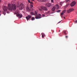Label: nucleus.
I'll return each mask as SVG.
<instances>
[{
    "instance_id": "f257e3e1",
    "label": "nucleus",
    "mask_w": 77,
    "mask_h": 77,
    "mask_svg": "<svg viewBox=\"0 0 77 77\" xmlns=\"http://www.w3.org/2000/svg\"><path fill=\"white\" fill-rule=\"evenodd\" d=\"M8 8L9 11H12L13 10L14 11L16 9V5L15 4H12L11 7V4H9L8 5Z\"/></svg>"
},
{
    "instance_id": "f03ea898",
    "label": "nucleus",
    "mask_w": 77,
    "mask_h": 77,
    "mask_svg": "<svg viewBox=\"0 0 77 77\" xmlns=\"http://www.w3.org/2000/svg\"><path fill=\"white\" fill-rule=\"evenodd\" d=\"M19 8L20 10H22L24 8V5L23 4H21L19 5Z\"/></svg>"
},
{
    "instance_id": "7ed1b4c3",
    "label": "nucleus",
    "mask_w": 77,
    "mask_h": 77,
    "mask_svg": "<svg viewBox=\"0 0 77 77\" xmlns=\"http://www.w3.org/2000/svg\"><path fill=\"white\" fill-rule=\"evenodd\" d=\"M40 8L42 10H43V11H48V9L46 7L41 6L40 7Z\"/></svg>"
},
{
    "instance_id": "20e7f679",
    "label": "nucleus",
    "mask_w": 77,
    "mask_h": 77,
    "mask_svg": "<svg viewBox=\"0 0 77 77\" xmlns=\"http://www.w3.org/2000/svg\"><path fill=\"white\" fill-rule=\"evenodd\" d=\"M41 15L40 14H38L37 15H36L35 16V18H36V19H39V18H41Z\"/></svg>"
},
{
    "instance_id": "39448f33",
    "label": "nucleus",
    "mask_w": 77,
    "mask_h": 77,
    "mask_svg": "<svg viewBox=\"0 0 77 77\" xmlns=\"http://www.w3.org/2000/svg\"><path fill=\"white\" fill-rule=\"evenodd\" d=\"M31 18H32V16L29 15H28V16L26 17V18L28 21H29V19H30Z\"/></svg>"
},
{
    "instance_id": "423d86ee",
    "label": "nucleus",
    "mask_w": 77,
    "mask_h": 77,
    "mask_svg": "<svg viewBox=\"0 0 77 77\" xmlns=\"http://www.w3.org/2000/svg\"><path fill=\"white\" fill-rule=\"evenodd\" d=\"M75 3H76L75 2L73 1L70 4L71 6L72 7L74 6V5H75Z\"/></svg>"
},
{
    "instance_id": "0eeeda50",
    "label": "nucleus",
    "mask_w": 77,
    "mask_h": 77,
    "mask_svg": "<svg viewBox=\"0 0 77 77\" xmlns=\"http://www.w3.org/2000/svg\"><path fill=\"white\" fill-rule=\"evenodd\" d=\"M8 7H6V6H4V7L3 9L5 12L7 11H8Z\"/></svg>"
},
{
    "instance_id": "6e6552de",
    "label": "nucleus",
    "mask_w": 77,
    "mask_h": 77,
    "mask_svg": "<svg viewBox=\"0 0 77 77\" xmlns=\"http://www.w3.org/2000/svg\"><path fill=\"white\" fill-rule=\"evenodd\" d=\"M51 3H47L45 4V6L46 7H50L51 6Z\"/></svg>"
},
{
    "instance_id": "1a4fd4ad",
    "label": "nucleus",
    "mask_w": 77,
    "mask_h": 77,
    "mask_svg": "<svg viewBox=\"0 0 77 77\" xmlns=\"http://www.w3.org/2000/svg\"><path fill=\"white\" fill-rule=\"evenodd\" d=\"M74 10V9L73 8H70L69 9H68L67 10V13H70L72 11Z\"/></svg>"
},
{
    "instance_id": "9d476101",
    "label": "nucleus",
    "mask_w": 77,
    "mask_h": 77,
    "mask_svg": "<svg viewBox=\"0 0 77 77\" xmlns=\"http://www.w3.org/2000/svg\"><path fill=\"white\" fill-rule=\"evenodd\" d=\"M17 17H19V18H21L23 17V15H20V14H17Z\"/></svg>"
},
{
    "instance_id": "9b49d317",
    "label": "nucleus",
    "mask_w": 77,
    "mask_h": 77,
    "mask_svg": "<svg viewBox=\"0 0 77 77\" xmlns=\"http://www.w3.org/2000/svg\"><path fill=\"white\" fill-rule=\"evenodd\" d=\"M66 12V10H64L61 13V17H62V16L63 15L64 13H65Z\"/></svg>"
},
{
    "instance_id": "f8f14e48",
    "label": "nucleus",
    "mask_w": 77,
    "mask_h": 77,
    "mask_svg": "<svg viewBox=\"0 0 77 77\" xmlns=\"http://www.w3.org/2000/svg\"><path fill=\"white\" fill-rule=\"evenodd\" d=\"M54 7L56 9H58L59 8V5H56L55 6H54Z\"/></svg>"
},
{
    "instance_id": "ddd939ff",
    "label": "nucleus",
    "mask_w": 77,
    "mask_h": 77,
    "mask_svg": "<svg viewBox=\"0 0 77 77\" xmlns=\"http://www.w3.org/2000/svg\"><path fill=\"white\" fill-rule=\"evenodd\" d=\"M56 10V8L54 7V6L52 8V11L53 12H54L55 11V10Z\"/></svg>"
},
{
    "instance_id": "4468645a",
    "label": "nucleus",
    "mask_w": 77,
    "mask_h": 77,
    "mask_svg": "<svg viewBox=\"0 0 77 77\" xmlns=\"http://www.w3.org/2000/svg\"><path fill=\"white\" fill-rule=\"evenodd\" d=\"M42 37L43 38L44 37H45V34L44 33H42Z\"/></svg>"
},
{
    "instance_id": "2eb2a0df",
    "label": "nucleus",
    "mask_w": 77,
    "mask_h": 77,
    "mask_svg": "<svg viewBox=\"0 0 77 77\" xmlns=\"http://www.w3.org/2000/svg\"><path fill=\"white\" fill-rule=\"evenodd\" d=\"M26 10L27 11H30V9L29 8V7H26Z\"/></svg>"
},
{
    "instance_id": "dca6fc26",
    "label": "nucleus",
    "mask_w": 77,
    "mask_h": 77,
    "mask_svg": "<svg viewBox=\"0 0 77 77\" xmlns=\"http://www.w3.org/2000/svg\"><path fill=\"white\" fill-rule=\"evenodd\" d=\"M63 4V2H62L60 3V6H62V4Z\"/></svg>"
},
{
    "instance_id": "f3484780",
    "label": "nucleus",
    "mask_w": 77,
    "mask_h": 77,
    "mask_svg": "<svg viewBox=\"0 0 77 77\" xmlns=\"http://www.w3.org/2000/svg\"><path fill=\"white\" fill-rule=\"evenodd\" d=\"M37 14H38V13L36 11H35V13H34V15H35L36 16V15H37Z\"/></svg>"
},
{
    "instance_id": "a211bd4d",
    "label": "nucleus",
    "mask_w": 77,
    "mask_h": 77,
    "mask_svg": "<svg viewBox=\"0 0 77 77\" xmlns=\"http://www.w3.org/2000/svg\"><path fill=\"white\" fill-rule=\"evenodd\" d=\"M35 20V18L34 17H32L31 18V20H32V21Z\"/></svg>"
},
{
    "instance_id": "6ab92c4d",
    "label": "nucleus",
    "mask_w": 77,
    "mask_h": 77,
    "mask_svg": "<svg viewBox=\"0 0 77 77\" xmlns=\"http://www.w3.org/2000/svg\"><path fill=\"white\" fill-rule=\"evenodd\" d=\"M30 14L32 15H34V13L32 12H31Z\"/></svg>"
},
{
    "instance_id": "aec40b11",
    "label": "nucleus",
    "mask_w": 77,
    "mask_h": 77,
    "mask_svg": "<svg viewBox=\"0 0 77 77\" xmlns=\"http://www.w3.org/2000/svg\"><path fill=\"white\" fill-rule=\"evenodd\" d=\"M63 32L64 34H65V35H66V31H63Z\"/></svg>"
},
{
    "instance_id": "412c9836",
    "label": "nucleus",
    "mask_w": 77,
    "mask_h": 77,
    "mask_svg": "<svg viewBox=\"0 0 77 77\" xmlns=\"http://www.w3.org/2000/svg\"><path fill=\"white\" fill-rule=\"evenodd\" d=\"M61 11V10H59L57 11V12H60Z\"/></svg>"
},
{
    "instance_id": "4be33fe9",
    "label": "nucleus",
    "mask_w": 77,
    "mask_h": 77,
    "mask_svg": "<svg viewBox=\"0 0 77 77\" xmlns=\"http://www.w3.org/2000/svg\"><path fill=\"white\" fill-rule=\"evenodd\" d=\"M51 3H54V0H51Z\"/></svg>"
},
{
    "instance_id": "5701e85b",
    "label": "nucleus",
    "mask_w": 77,
    "mask_h": 77,
    "mask_svg": "<svg viewBox=\"0 0 77 77\" xmlns=\"http://www.w3.org/2000/svg\"><path fill=\"white\" fill-rule=\"evenodd\" d=\"M68 6H69V4H67L66 5V6H65L66 8V7H68Z\"/></svg>"
},
{
    "instance_id": "b1692460",
    "label": "nucleus",
    "mask_w": 77,
    "mask_h": 77,
    "mask_svg": "<svg viewBox=\"0 0 77 77\" xmlns=\"http://www.w3.org/2000/svg\"><path fill=\"white\" fill-rule=\"evenodd\" d=\"M33 5H31V8H33Z\"/></svg>"
},
{
    "instance_id": "393cba45",
    "label": "nucleus",
    "mask_w": 77,
    "mask_h": 77,
    "mask_svg": "<svg viewBox=\"0 0 77 77\" xmlns=\"http://www.w3.org/2000/svg\"><path fill=\"white\" fill-rule=\"evenodd\" d=\"M42 17H45V14H42Z\"/></svg>"
},
{
    "instance_id": "a878e982",
    "label": "nucleus",
    "mask_w": 77,
    "mask_h": 77,
    "mask_svg": "<svg viewBox=\"0 0 77 77\" xmlns=\"http://www.w3.org/2000/svg\"><path fill=\"white\" fill-rule=\"evenodd\" d=\"M69 1V0H66V2H68Z\"/></svg>"
},
{
    "instance_id": "bb28decb",
    "label": "nucleus",
    "mask_w": 77,
    "mask_h": 77,
    "mask_svg": "<svg viewBox=\"0 0 77 77\" xmlns=\"http://www.w3.org/2000/svg\"><path fill=\"white\" fill-rule=\"evenodd\" d=\"M3 14H4V15H6V13L5 12H3Z\"/></svg>"
},
{
    "instance_id": "cd10ccee",
    "label": "nucleus",
    "mask_w": 77,
    "mask_h": 77,
    "mask_svg": "<svg viewBox=\"0 0 77 77\" xmlns=\"http://www.w3.org/2000/svg\"><path fill=\"white\" fill-rule=\"evenodd\" d=\"M38 2H42V0H38Z\"/></svg>"
},
{
    "instance_id": "c85d7f7f",
    "label": "nucleus",
    "mask_w": 77,
    "mask_h": 77,
    "mask_svg": "<svg viewBox=\"0 0 77 77\" xmlns=\"http://www.w3.org/2000/svg\"><path fill=\"white\" fill-rule=\"evenodd\" d=\"M28 2H29V3H30V0H28Z\"/></svg>"
},
{
    "instance_id": "c756f323",
    "label": "nucleus",
    "mask_w": 77,
    "mask_h": 77,
    "mask_svg": "<svg viewBox=\"0 0 77 77\" xmlns=\"http://www.w3.org/2000/svg\"><path fill=\"white\" fill-rule=\"evenodd\" d=\"M75 23H77V20H76V21H75Z\"/></svg>"
},
{
    "instance_id": "7c9ffc66",
    "label": "nucleus",
    "mask_w": 77,
    "mask_h": 77,
    "mask_svg": "<svg viewBox=\"0 0 77 77\" xmlns=\"http://www.w3.org/2000/svg\"><path fill=\"white\" fill-rule=\"evenodd\" d=\"M48 14H50V11H48Z\"/></svg>"
},
{
    "instance_id": "2f4dec72",
    "label": "nucleus",
    "mask_w": 77,
    "mask_h": 77,
    "mask_svg": "<svg viewBox=\"0 0 77 77\" xmlns=\"http://www.w3.org/2000/svg\"><path fill=\"white\" fill-rule=\"evenodd\" d=\"M65 37H66V38H68V36H65Z\"/></svg>"
},
{
    "instance_id": "473e14b6",
    "label": "nucleus",
    "mask_w": 77,
    "mask_h": 77,
    "mask_svg": "<svg viewBox=\"0 0 77 77\" xmlns=\"http://www.w3.org/2000/svg\"><path fill=\"white\" fill-rule=\"evenodd\" d=\"M39 11H42V9H39Z\"/></svg>"
},
{
    "instance_id": "72a5a7b5",
    "label": "nucleus",
    "mask_w": 77,
    "mask_h": 77,
    "mask_svg": "<svg viewBox=\"0 0 77 77\" xmlns=\"http://www.w3.org/2000/svg\"><path fill=\"white\" fill-rule=\"evenodd\" d=\"M61 21H60V22H59L58 23V24L59 23H61Z\"/></svg>"
},
{
    "instance_id": "f704fd0d",
    "label": "nucleus",
    "mask_w": 77,
    "mask_h": 77,
    "mask_svg": "<svg viewBox=\"0 0 77 77\" xmlns=\"http://www.w3.org/2000/svg\"><path fill=\"white\" fill-rule=\"evenodd\" d=\"M30 3H31V4H32L33 3V2H30Z\"/></svg>"
},
{
    "instance_id": "c9c22d12",
    "label": "nucleus",
    "mask_w": 77,
    "mask_h": 77,
    "mask_svg": "<svg viewBox=\"0 0 77 77\" xmlns=\"http://www.w3.org/2000/svg\"><path fill=\"white\" fill-rule=\"evenodd\" d=\"M32 1H34V0H31Z\"/></svg>"
},
{
    "instance_id": "e433bc0d",
    "label": "nucleus",
    "mask_w": 77,
    "mask_h": 77,
    "mask_svg": "<svg viewBox=\"0 0 77 77\" xmlns=\"http://www.w3.org/2000/svg\"><path fill=\"white\" fill-rule=\"evenodd\" d=\"M0 12H1L0 11ZM1 15V14H0V16Z\"/></svg>"
},
{
    "instance_id": "4c0bfd02",
    "label": "nucleus",
    "mask_w": 77,
    "mask_h": 77,
    "mask_svg": "<svg viewBox=\"0 0 77 77\" xmlns=\"http://www.w3.org/2000/svg\"><path fill=\"white\" fill-rule=\"evenodd\" d=\"M7 13H9V12H7Z\"/></svg>"
},
{
    "instance_id": "58836bf2",
    "label": "nucleus",
    "mask_w": 77,
    "mask_h": 77,
    "mask_svg": "<svg viewBox=\"0 0 77 77\" xmlns=\"http://www.w3.org/2000/svg\"><path fill=\"white\" fill-rule=\"evenodd\" d=\"M1 2V0H0V2Z\"/></svg>"
},
{
    "instance_id": "ea45409f",
    "label": "nucleus",
    "mask_w": 77,
    "mask_h": 77,
    "mask_svg": "<svg viewBox=\"0 0 77 77\" xmlns=\"http://www.w3.org/2000/svg\"><path fill=\"white\" fill-rule=\"evenodd\" d=\"M64 18H65V17H64Z\"/></svg>"
}]
</instances>
